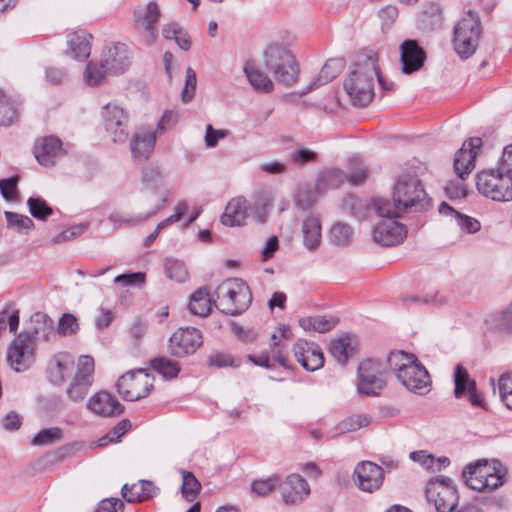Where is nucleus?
Returning a JSON list of instances; mask_svg holds the SVG:
<instances>
[{"mask_svg": "<svg viewBox=\"0 0 512 512\" xmlns=\"http://www.w3.org/2000/svg\"><path fill=\"white\" fill-rule=\"evenodd\" d=\"M87 408L102 417L118 416L124 411V406L106 391L92 395L87 402Z\"/></svg>", "mask_w": 512, "mask_h": 512, "instance_id": "obj_25", "label": "nucleus"}, {"mask_svg": "<svg viewBox=\"0 0 512 512\" xmlns=\"http://www.w3.org/2000/svg\"><path fill=\"white\" fill-rule=\"evenodd\" d=\"M498 389L502 402L508 409L512 410V372L500 376Z\"/></svg>", "mask_w": 512, "mask_h": 512, "instance_id": "obj_55", "label": "nucleus"}, {"mask_svg": "<svg viewBox=\"0 0 512 512\" xmlns=\"http://www.w3.org/2000/svg\"><path fill=\"white\" fill-rule=\"evenodd\" d=\"M216 293L219 309L228 315L241 314L252 301L248 285L238 278L223 281L218 286Z\"/></svg>", "mask_w": 512, "mask_h": 512, "instance_id": "obj_5", "label": "nucleus"}, {"mask_svg": "<svg viewBox=\"0 0 512 512\" xmlns=\"http://www.w3.org/2000/svg\"><path fill=\"white\" fill-rule=\"evenodd\" d=\"M157 139V132L151 130H143L133 134L130 144L131 154L134 160H147L152 154Z\"/></svg>", "mask_w": 512, "mask_h": 512, "instance_id": "obj_27", "label": "nucleus"}, {"mask_svg": "<svg viewBox=\"0 0 512 512\" xmlns=\"http://www.w3.org/2000/svg\"><path fill=\"white\" fill-rule=\"evenodd\" d=\"M75 362L72 355L60 352L53 355L47 366V378L53 385H62L74 370Z\"/></svg>", "mask_w": 512, "mask_h": 512, "instance_id": "obj_24", "label": "nucleus"}, {"mask_svg": "<svg viewBox=\"0 0 512 512\" xmlns=\"http://www.w3.org/2000/svg\"><path fill=\"white\" fill-rule=\"evenodd\" d=\"M151 367L166 380L176 378L180 372L178 362L167 357H158L153 359L151 361Z\"/></svg>", "mask_w": 512, "mask_h": 512, "instance_id": "obj_41", "label": "nucleus"}, {"mask_svg": "<svg viewBox=\"0 0 512 512\" xmlns=\"http://www.w3.org/2000/svg\"><path fill=\"white\" fill-rule=\"evenodd\" d=\"M208 364L211 367L224 368V367H238L239 362L236 361L230 354L216 353L208 358Z\"/></svg>", "mask_w": 512, "mask_h": 512, "instance_id": "obj_62", "label": "nucleus"}, {"mask_svg": "<svg viewBox=\"0 0 512 512\" xmlns=\"http://www.w3.org/2000/svg\"><path fill=\"white\" fill-rule=\"evenodd\" d=\"M145 282V273L133 272L118 275L114 278V283L123 287L126 286H141Z\"/></svg>", "mask_w": 512, "mask_h": 512, "instance_id": "obj_59", "label": "nucleus"}, {"mask_svg": "<svg viewBox=\"0 0 512 512\" xmlns=\"http://www.w3.org/2000/svg\"><path fill=\"white\" fill-rule=\"evenodd\" d=\"M426 498L434 503L438 512H453L458 503L456 486L446 476L435 477L427 482Z\"/></svg>", "mask_w": 512, "mask_h": 512, "instance_id": "obj_10", "label": "nucleus"}, {"mask_svg": "<svg viewBox=\"0 0 512 512\" xmlns=\"http://www.w3.org/2000/svg\"><path fill=\"white\" fill-rule=\"evenodd\" d=\"M472 381L473 380L470 379L467 369L461 364L456 365L454 370L455 397L461 398L466 393L467 388Z\"/></svg>", "mask_w": 512, "mask_h": 512, "instance_id": "obj_52", "label": "nucleus"}, {"mask_svg": "<svg viewBox=\"0 0 512 512\" xmlns=\"http://www.w3.org/2000/svg\"><path fill=\"white\" fill-rule=\"evenodd\" d=\"M480 194L493 201H512V179L498 168L483 169L476 174Z\"/></svg>", "mask_w": 512, "mask_h": 512, "instance_id": "obj_8", "label": "nucleus"}, {"mask_svg": "<svg viewBox=\"0 0 512 512\" xmlns=\"http://www.w3.org/2000/svg\"><path fill=\"white\" fill-rule=\"evenodd\" d=\"M119 395L126 401H137L147 397L153 388V377L143 369L129 371L117 383Z\"/></svg>", "mask_w": 512, "mask_h": 512, "instance_id": "obj_11", "label": "nucleus"}, {"mask_svg": "<svg viewBox=\"0 0 512 512\" xmlns=\"http://www.w3.org/2000/svg\"><path fill=\"white\" fill-rule=\"evenodd\" d=\"M17 118L14 103L0 90V125H11Z\"/></svg>", "mask_w": 512, "mask_h": 512, "instance_id": "obj_49", "label": "nucleus"}, {"mask_svg": "<svg viewBox=\"0 0 512 512\" xmlns=\"http://www.w3.org/2000/svg\"><path fill=\"white\" fill-rule=\"evenodd\" d=\"M291 162L302 166L309 162H314L317 159V154L307 148H296L290 155Z\"/></svg>", "mask_w": 512, "mask_h": 512, "instance_id": "obj_61", "label": "nucleus"}, {"mask_svg": "<svg viewBox=\"0 0 512 512\" xmlns=\"http://www.w3.org/2000/svg\"><path fill=\"white\" fill-rule=\"evenodd\" d=\"M353 231L345 223H336L330 230L331 242L336 246H346L351 243Z\"/></svg>", "mask_w": 512, "mask_h": 512, "instance_id": "obj_47", "label": "nucleus"}, {"mask_svg": "<svg viewBox=\"0 0 512 512\" xmlns=\"http://www.w3.org/2000/svg\"><path fill=\"white\" fill-rule=\"evenodd\" d=\"M349 169L347 180L352 185H360L368 177V170L359 158L354 157L349 160Z\"/></svg>", "mask_w": 512, "mask_h": 512, "instance_id": "obj_51", "label": "nucleus"}, {"mask_svg": "<svg viewBox=\"0 0 512 512\" xmlns=\"http://www.w3.org/2000/svg\"><path fill=\"white\" fill-rule=\"evenodd\" d=\"M36 321H42L43 326L31 331L20 333L7 350V362L16 372L27 370L35 361L36 343L39 339L49 341L53 334V321L44 313L35 314Z\"/></svg>", "mask_w": 512, "mask_h": 512, "instance_id": "obj_2", "label": "nucleus"}, {"mask_svg": "<svg viewBox=\"0 0 512 512\" xmlns=\"http://www.w3.org/2000/svg\"><path fill=\"white\" fill-rule=\"evenodd\" d=\"M143 183L146 188L157 198L154 208L144 216H139L138 221L145 222L153 215L157 214L168 201L170 188L165 184L164 176L159 167L149 165L143 170Z\"/></svg>", "mask_w": 512, "mask_h": 512, "instance_id": "obj_15", "label": "nucleus"}, {"mask_svg": "<svg viewBox=\"0 0 512 512\" xmlns=\"http://www.w3.org/2000/svg\"><path fill=\"white\" fill-rule=\"evenodd\" d=\"M378 75V55L373 50L359 52L353 69L344 80V90L354 106L366 107L374 98V82Z\"/></svg>", "mask_w": 512, "mask_h": 512, "instance_id": "obj_1", "label": "nucleus"}, {"mask_svg": "<svg viewBox=\"0 0 512 512\" xmlns=\"http://www.w3.org/2000/svg\"><path fill=\"white\" fill-rule=\"evenodd\" d=\"M63 431L59 427H51L40 430L32 439L34 446H47L61 441Z\"/></svg>", "mask_w": 512, "mask_h": 512, "instance_id": "obj_46", "label": "nucleus"}, {"mask_svg": "<svg viewBox=\"0 0 512 512\" xmlns=\"http://www.w3.org/2000/svg\"><path fill=\"white\" fill-rule=\"evenodd\" d=\"M357 391L362 395L377 396L385 386V369L377 360L367 359L358 366Z\"/></svg>", "mask_w": 512, "mask_h": 512, "instance_id": "obj_13", "label": "nucleus"}, {"mask_svg": "<svg viewBox=\"0 0 512 512\" xmlns=\"http://www.w3.org/2000/svg\"><path fill=\"white\" fill-rule=\"evenodd\" d=\"M482 32L477 13L468 11L455 25L453 45L456 53L463 59L470 57L477 49Z\"/></svg>", "mask_w": 512, "mask_h": 512, "instance_id": "obj_6", "label": "nucleus"}, {"mask_svg": "<svg viewBox=\"0 0 512 512\" xmlns=\"http://www.w3.org/2000/svg\"><path fill=\"white\" fill-rule=\"evenodd\" d=\"M79 329L77 318L70 314L65 313L59 319L58 322V333L63 336L73 335Z\"/></svg>", "mask_w": 512, "mask_h": 512, "instance_id": "obj_57", "label": "nucleus"}, {"mask_svg": "<svg viewBox=\"0 0 512 512\" xmlns=\"http://www.w3.org/2000/svg\"><path fill=\"white\" fill-rule=\"evenodd\" d=\"M159 489L153 482L140 480L138 483L122 487V496L127 502H141L157 495Z\"/></svg>", "mask_w": 512, "mask_h": 512, "instance_id": "obj_30", "label": "nucleus"}, {"mask_svg": "<svg viewBox=\"0 0 512 512\" xmlns=\"http://www.w3.org/2000/svg\"><path fill=\"white\" fill-rule=\"evenodd\" d=\"M160 18V9L156 2L138 6L134 10V23L137 30L142 31L146 44H152L158 37L157 23Z\"/></svg>", "mask_w": 512, "mask_h": 512, "instance_id": "obj_17", "label": "nucleus"}, {"mask_svg": "<svg viewBox=\"0 0 512 512\" xmlns=\"http://www.w3.org/2000/svg\"><path fill=\"white\" fill-rule=\"evenodd\" d=\"M248 217V202L244 197L232 198L226 205L221 216V222L225 226L234 227L245 224Z\"/></svg>", "mask_w": 512, "mask_h": 512, "instance_id": "obj_28", "label": "nucleus"}, {"mask_svg": "<svg viewBox=\"0 0 512 512\" xmlns=\"http://www.w3.org/2000/svg\"><path fill=\"white\" fill-rule=\"evenodd\" d=\"M101 61L102 67L107 69L109 74H121L131 64L129 49L123 43L114 44L103 52Z\"/></svg>", "mask_w": 512, "mask_h": 512, "instance_id": "obj_22", "label": "nucleus"}, {"mask_svg": "<svg viewBox=\"0 0 512 512\" xmlns=\"http://www.w3.org/2000/svg\"><path fill=\"white\" fill-rule=\"evenodd\" d=\"M343 66V60L340 58L329 59L328 61H326V63L323 65L319 73L317 80L311 82L308 85L306 92H310L318 88L319 86L327 84L333 79H335L343 69Z\"/></svg>", "mask_w": 512, "mask_h": 512, "instance_id": "obj_36", "label": "nucleus"}, {"mask_svg": "<svg viewBox=\"0 0 512 512\" xmlns=\"http://www.w3.org/2000/svg\"><path fill=\"white\" fill-rule=\"evenodd\" d=\"M283 501L289 505L299 504L310 494L307 481L299 474H290L279 485Z\"/></svg>", "mask_w": 512, "mask_h": 512, "instance_id": "obj_23", "label": "nucleus"}, {"mask_svg": "<svg viewBox=\"0 0 512 512\" xmlns=\"http://www.w3.org/2000/svg\"><path fill=\"white\" fill-rule=\"evenodd\" d=\"M481 146V138L473 137L465 141L456 152L453 164L454 171L462 180L466 179L475 168V160Z\"/></svg>", "mask_w": 512, "mask_h": 512, "instance_id": "obj_19", "label": "nucleus"}, {"mask_svg": "<svg viewBox=\"0 0 512 512\" xmlns=\"http://www.w3.org/2000/svg\"><path fill=\"white\" fill-rule=\"evenodd\" d=\"M167 277L179 283H183L188 278V271L182 261L176 259H167L165 263Z\"/></svg>", "mask_w": 512, "mask_h": 512, "instance_id": "obj_53", "label": "nucleus"}, {"mask_svg": "<svg viewBox=\"0 0 512 512\" xmlns=\"http://www.w3.org/2000/svg\"><path fill=\"white\" fill-rule=\"evenodd\" d=\"M94 359L83 355L78 359L77 370L66 388V395L72 402H82L94 381Z\"/></svg>", "mask_w": 512, "mask_h": 512, "instance_id": "obj_12", "label": "nucleus"}, {"mask_svg": "<svg viewBox=\"0 0 512 512\" xmlns=\"http://www.w3.org/2000/svg\"><path fill=\"white\" fill-rule=\"evenodd\" d=\"M387 361L389 367L396 372L397 379L407 390L419 395L429 391L430 375L414 354L404 351L391 352Z\"/></svg>", "mask_w": 512, "mask_h": 512, "instance_id": "obj_3", "label": "nucleus"}, {"mask_svg": "<svg viewBox=\"0 0 512 512\" xmlns=\"http://www.w3.org/2000/svg\"><path fill=\"white\" fill-rule=\"evenodd\" d=\"M354 475L358 488L368 493L380 489L384 480L382 467L371 461L358 463L354 469Z\"/></svg>", "mask_w": 512, "mask_h": 512, "instance_id": "obj_18", "label": "nucleus"}, {"mask_svg": "<svg viewBox=\"0 0 512 512\" xmlns=\"http://www.w3.org/2000/svg\"><path fill=\"white\" fill-rule=\"evenodd\" d=\"M295 201L298 208L308 210L316 202L315 192L308 188L300 189L295 196Z\"/></svg>", "mask_w": 512, "mask_h": 512, "instance_id": "obj_63", "label": "nucleus"}, {"mask_svg": "<svg viewBox=\"0 0 512 512\" xmlns=\"http://www.w3.org/2000/svg\"><path fill=\"white\" fill-rule=\"evenodd\" d=\"M302 235L304 246L315 251L320 246L322 240L321 223L317 216L309 215L303 220Z\"/></svg>", "mask_w": 512, "mask_h": 512, "instance_id": "obj_31", "label": "nucleus"}, {"mask_svg": "<svg viewBox=\"0 0 512 512\" xmlns=\"http://www.w3.org/2000/svg\"><path fill=\"white\" fill-rule=\"evenodd\" d=\"M338 319L333 316H309L299 320V325L305 331H316L319 333H325L330 331L336 326Z\"/></svg>", "mask_w": 512, "mask_h": 512, "instance_id": "obj_38", "label": "nucleus"}, {"mask_svg": "<svg viewBox=\"0 0 512 512\" xmlns=\"http://www.w3.org/2000/svg\"><path fill=\"white\" fill-rule=\"evenodd\" d=\"M90 38L91 35L84 31L69 34L67 54L78 60L88 58L91 52Z\"/></svg>", "mask_w": 512, "mask_h": 512, "instance_id": "obj_32", "label": "nucleus"}, {"mask_svg": "<svg viewBox=\"0 0 512 512\" xmlns=\"http://www.w3.org/2000/svg\"><path fill=\"white\" fill-rule=\"evenodd\" d=\"M292 351L297 362L308 371H316L324 365L322 350L319 345L314 342L299 339L293 345Z\"/></svg>", "mask_w": 512, "mask_h": 512, "instance_id": "obj_20", "label": "nucleus"}, {"mask_svg": "<svg viewBox=\"0 0 512 512\" xmlns=\"http://www.w3.org/2000/svg\"><path fill=\"white\" fill-rule=\"evenodd\" d=\"M347 180V174L342 170L333 168L321 173L315 184V191L323 193L329 189L338 188Z\"/></svg>", "mask_w": 512, "mask_h": 512, "instance_id": "obj_37", "label": "nucleus"}, {"mask_svg": "<svg viewBox=\"0 0 512 512\" xmlns=\"http://www.w3.org/2000/svg\"><path fill=\"white\" fill-rule=\"evenodd\" d=\"M189 311L196 316L205 317L211 310V298L205 288H199L190 297Z\"/></svg>", "mask_w": 512, "mask_h": 512, "instance_id": "obj_40", "label": "nucleus"}, {"mask_svg": "<svg viewBox=\"0 0 512 512\" xmlns=\"http://www.w3.org/2000/svg\"><path fill=\"white\" fill-rule=\"evenodd\" d=\"M392 197L398 207L405 211L410 208L424 210L427 206V194L416 174L405 173L399 176L393 186Z\"/></svg>", "mask_w": 512, "mask_h": 512, "instance_id": "obj_7", "label": "nucleus"}, {"mask_svg": "<svg viewBox=\"0 0 512 512\" xmlns=\"http://www.w3.org/2000/svg\"><path fill=\"white\" fill-rule=\"evenodd\" d=\"M182 485L181 494L187 502H192L201 490V484L195 475L186 470H181Z\"/></svg>", "mask_w": 512, "mask_h": 512, "instance_id": "obj_42", "label": "nucleus"}, {"mask_svg": "<svg viewBox=\"0 0 512 512\" xmlns=\"http://www.w3.org/2000/svg\"><path fill=\"white\" fill-rule=\"evenodd\" d=\"M355 345L349 335L333 339L329 343V352L332 357L342 365H345L355 353Z\"/></svg>", "mask_w": 512, "mask_h": 512, "instance_id": "obj_35", "label": "nucleus"}, {"mask_svg": "<svg viewBox=\"0 0 512 512\" xmlns=\"http://www.w3.org/2000/svg\"><path fill=\"white\" fill-rule=\"evenodd\" d=\"M442 20L443 16L441 6L435 2L427 4L423 10V22H426L431 27H436L441 24Z\"/></svg>", "mask_w": 512, "mask_h": 512, "instance_id": "obj_56", "label": "nucleus"}, {"mask_svg": "<svg viewBox=\"0 0 512 512\" xmlns=\"http://www.w3.org/2000/svg\"><path fill=\"white\" fill-rule=\"evenodd\" d=\"M438 211L443 216L453 218L457 226L468 234L476 233L481 228V224L477 219L461 214L446 202H442L439 205Z\"/></svg>", "mask_w": 512, "mask_h": 512, "instance_id": "obj_33", "label": "nucleus"}, {"mask_svg": "<svg viewBox=\"0 0 512 512\" xmlns=\"http://www.w3.org/2000/svg\"><path fill=\"white\" fill-rule=\"evenodd\" d=\"M373 239L382 246H394L406 238V227L391 219H383L373 229Z\"/></svg>", "mask_w": 512, "mask_h": 512, "instance_id": "obj_21", "label": "nucleus"}, {"mask_svg": "<svg viewBox=\"0 0 512 512\" xmlns=\"http://www.w3.org/2000/svg\"><path fill=\"white\" fill-rule=\"evenodd\" d=\"M106 132L115 143H124L129 137V113L117 103H107L101 112Z\"/></svg>", "mask_w": 512, "mask_h": 512, "instance_id": "obj_14", "label": "nucleus"}, {"mask_svg": "<svg viewBox=\"0 0 512 512\" xmlns=\"http://www.w3.org/2000/svg\"><path fill=\"white\" fill-rule=\"evenodd\" d=\"M61 151L62 143L60 139L54 136L44 137L34 147L35 158L43 166L54 165Z\"/></svg>", "mask_w": 512, "mask_h": 512, "instance_id": "obj_29", "label": "nucleus"}, {"mask_svg": "<svg viewBox=\"0 0 512 512\" xmlns=\"http://www.w3.org/2000/svg\"><path fill=\"white\" fill-rule=\"evenodd\" d=\"M403 300L407 305H429L434 307H441L447 303V298L438 292L428 293L424 296L412 295L405 297Z\"/></svg>", "mask_w": 512, "mask_h": 512, "instance_id": "obj_48", "label": "nucleus"}, {"mask_svg": "<svg viewBox=\"0 0 512 512\" xmlns=\"http://www.w3.org/2000/svg\"><path fill=\"white\" fill-rule=\"evenodd\" d=\"M264 64L276 81L286 86L296 83L299 66L288 45L270 43L264 50Z\"/></svg>", "mask_w": 512, "mask_h": 512, "instance_id": "obj_4", "label": "nucleus"}, {"mask_svg": "<svg viewBox=\"0 0 512 512\" xmlns=\"http://www.w3.org/2000/svg\"><path fill=\"white\" fill-rule=\"evenodd\" d=\"M463 478L468 487L477 491H493L503 485V474L487 460L468 465L463 471Z\"/></svg>", "mask_w": 512, "mask_h": 512, "instance_id": "obj_9", "label": "nucleus"}, {"mask_svg": "<svg viewBox=\"0 0 512 512\" xmlns=\"http://www.w3.org/2000/svg\"><path fill=\"white\" fill-rule=\"evenodd\" d=\"M106 74H109V71L102 67V61L99 64L91 61L84 71V80L87 85L96 86L103 81Z\"/></svg>", "mask_w": 512, "mask_h": 512, "instance_id": "obj_50", "label": "nucleus"}, {"mask_svg": "<svg viewBox=\"0 0 512 512\" xmlns=\"http://www.w3.org/2000/svg\"><path fill=\"white\" fill-rule=\"evenodd\" d=\"M490 327L497 332L512 335V301L491 319Z\"/></svg>", "mask_w": 512, "mask_h": 512, "instance_id": "obj_44", "label": "nucleus"}, {"mask_svg": "<svg viewBox=\"0 0 512 512\" xmlns=\"http://www.w3.org/2000/svg\"><path fill=\"white\" fill-rule=\"evenodd\" d=\"M196 83V73L191 67H188L185 74V85L181 93L183 102L187 103L193 98L196 89Z\"/></svg>", "mask_w": 512, "mask_h": 512, "instance_id": "obj_58", "label": "nucleus"}, {"mask_svg": "<svg viewBox=\"0 0 512 512\" xmlns=\"http://www.w3.org/2000/svg\"><path fill=\"white\" fill-rule=\"evenodd\" d=\"M5 218L7 220V227L18 233L26 234L34 227L33 220L26 215L6 211Z\"/></svg>", "mask_w": 512, "mask_h": 512, "instance_id": "obj_45", "label": "nucleus"}, {"mask_svg": "<svg viewBox=\"0 0 512 512\" xmlns=\"http://www.w3.org/2000/svg\"><path fill=\"white\" fill-rule=\"evenodd\" d=\"M400 51L403 73H413L423 66L426 55L415 40H405L400 46Z\"/></svg>", "mask_w": 512, "mask_h": 512, "instance_id": "obj_26", "label": "nucleus"}, {"mask_svg": "<svg viewBox=\"0 0 512 512\" xmlns=\"http://www.w3.org/2000/svg\"><path fill=\"white\" fill-rule=\"evenodd\" d=\"M497 168L512 179V145L504 148Z\"/></svg>", "mask_w": 512, "mask_h": 512, "instance_id": "obj_64", "label": "nucleus"}, {"mask_svg": "<svg viewBox=\"0 0 512 512\" xmlns=\"http://www.w3.org/2000/svg\"><path fill=\"white\" fill-rule=\"evenodd\" d=\"M371 418L367 415L354 414L340 421L335 428L330 431V437H336L340 434L354 432L370 424Z\"/></svg>", "mask_w": 512, "mask_h": 512, "instance_id": "obj_39", "label": "nucleus"}, {"mask_svg": "<svg viewBox=\"0 0 512 512\" xmlns=\"http://www.w3.org/2000/svg\"><path fill=\"white\" fill-rule=\"evenodd\" d=\"M243 70L254 89L265 93L273 91L274 84L272 80L254 62H247Z\"/></svg>", "mask_w": 512, "mask_h": 512, "instance_id": "obj_34", "label": "nucleus"}, {"mask_svg": "<svg viewBox=\"0 0 512 512\" xmlns=\"http://www.w3.org/2000/svg\"><path fill=\"white\" fill-rule=\"evenodd\" d=\"M278 484V477L272 476L267 479L255 480L251 484V490L260 496L269 494Z\"/></svg>", "mask_w": 512, "mask_h": 512, "instance_id": "obj_60", "label": "nucleus"}, {"mask_svg": "<svg viewBox=\"0 0 512 512\" xmlns=\"http://www.w3.org/2000/svg\"><path fill=\"white\" fill-rule=\"evenodd\" d=\"M398 206V203H396V201L394 200L391 202L388 199L378 198L374 199L373 201V207L376 213L383 219L394 220L395 218L399 217L403 212H405L404 209Z\"/></svg>", "mask_w": 512, "mask_h": 512, "instance_id": "obj_43", "label": "nucleus"}, {"mask_svg": "<svg viewBox=\"0 0 512 512\" xmlns=\"http://www.w3.org/2000/svg\"><path fill=\"white\" fill-rule=\"evenodd\" d=\"M27 205L31 215L39 220H45L53 212L52 208L47 205L46 201L39 197H30L27 201Z\"/></svg>", "mask_w": 512, "mask_h": 512, "instance_id": "obj_54", "label": "nucleus"}, {"mask_svg": "<svg viewBox=\"0 0 512 512\" xmlns=\"http://www.w3.org/2000/svg\"><path fill=\"white\" fill-rule=\"evenodd\" d=\"M202 343L200 330L194 327H181L169 338L168 349L172 356L182 358L194 354Z\"/></svg>", "mask_w": 512, "mask_h": 512, "instance_id": "obj_16", "label": "nucleus"}]
</instances>
